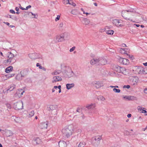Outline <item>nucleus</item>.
I'll use <instances>...</instances> for the list:
<instances>
[{"mask_svg": "<svg viewBox=\"0 0 147 147\" xmlns=\"http://www.w3.org/2000/svg\"><path fill=\"white\" fill-rule=\"evenodd\" d=\"M107 62L106 59L102 57L94 58L90 61V63L92 65H104L106 64Z\"/></svg>", "mask_w": 147, "mask_h": 147, "instance_id": "1", "label": "nucleus"}, {"mask_svg": "<svg viewBox=\"0 0 147 147\" xmlns=\"http://www.w3.org/2000/svg\"><path fill=\"white\" fill-rule=\"evenodd\" d=\"M133 11V10L132 9L127 11H122L121 13L122 16L125 19L127 20H128L130 21H132V20L130 18L129 14H128V12H132Z\"/></svg>", "mask_w": 147, "mask_h": 147, "instance_id": "2", "label": "nucleus"}, {"mask_svg": "<svg viewBox=\"0 0 147 147\" xmlns=\"http://www.w3.org/2000/svg\"><path fill=\"white\" fill-rule=\"evenodd\" d=\"M62 132L64 137L68 138L72 134V130L69 127L64 128L62 130Z\"/></svg>", "mask_w": 147, "mask_h": 147, "instance_id": "3", "label": "nucleus"}, {"mask_svg": "<svg viewBox=\"0 0 147 147\" xmlns=\"http://www.w3.org/2000/svg\"><path fill=\"white\" fill-rule=\"evenodd\" d=\"M63 68L65 70L63 72L65 73L69 78L73 77L74 76L75 77L76 76V75L73 72L71 71V69L69 68V67H67L66 66H64L63 67Z\"/></svg>", "mask_w": 147, "mask_h": 147, "instance_id": "4", "label": "nucleus"}, {"mask_svg": "<svg viewBox=\"0 0 147 147\" xmlns=\"http://www.w3.org/2000/svg\"><path fill=\"white\" fill-rule=\"evenodd\" d=\"M13 108L15 110H19L23 108V103L22 101H19L13 105Z\"/></svg>", "mask_w": 147, "mask_h": 147, "instance_id": "5", "label": "nucleus"}, {"mask_svg": "<svg viewBox=\"0 0 147 147\" xmlns=\"http://www.w3.org/2000/svg\"><path fill=\"white\" fill-rule=\"evenodd\" d=\"M49 111H51L52 114L54 115H57L58 107L56 105H51L49 108H48Z\"/></svg>", "mask_w": 147, "mask_h": 147, "instance_id": "6", "label": "nucleus"}, {"mask_svg": "<svg viewBox=\"0 0 147 147\" xmlns=\"http://www.w3.org/2000/svg\"><path fill=\"white\" fill-rule=\"evenodd\" d=\"M66 33H64L60 35H57L56 37V42H62L64 40L65 35L66 34Z\"/></svg>", "mask_w": 147, "mask_h": 147, "instance_id": "7", "label": "nucleus"}, {"mask_svg": "<svg viewBox=\"0 0 147 147\" xmlns=\"http://www.w3.org/2000/svg\"><path fill=\"white\" fill-rule=\"evenodd\" d=\"M137 71L138 73L139 74H147V70L144 69L143 67H138L137 69Z\"/></svg>", "mask_w": 147, "mask_h": 147, "instance_id": "8", "label": "nucleus"}, {"mask_svg": "<svg viewBox=\"0 0 147 147\" xmlns=\"http://www.w3.org/2000/svg\"><path fill=\"white\" fill-rule=\"evenodd\" d=\"M92 84L94 86L97 88H99L103 85V83L99 81H94Z\"/></svg>", "mask_w": 147, "mask_h": 147, "instance_id": "9", "label": "nucleus"}, {"mask_svg": "<svg viewBox=\"0 0 147 147\" xmlns=\"http://www.w3.org/2000/svg\"><path fill=\"white\" fill-rule=\"evenodd\" d=\"M25 75L23 74L22 71H21L20 73L18 74L15 78L18 80H21L23 78L25 77Z\"/></svg>", "mask_w": 147, "mask_h": 147, "instance_id": "10", "label": "nucleus"}, {"mask_svg": "<svg viewBox=\"0 0 147 147\" xmlns=\"http://www.w3.org/2000/svg\"><path fill=\"white\" fill-rule=\"evenodd\" d=\"M62 80V79L61 77L57 76H55L53 77L52 82V83H54Z\"/></svg>", "mask_w": 147, "mask_h": 147, "instance_id": "11", "label": "nucleus"}, {"mask_svg": "<svg viewBox=\"0 0 147 147\" xmlns=\"http://www.w3.org/2000/svg\"><path fill=\"white\" fill-rule=\"evenodd\" d=\"M122 68L120 66L117 65H113V69L116 71L118 72H121L122 71L121 69Z\"/></svg>", "mask_w": 147, "mask_h": 147, "instance_id": "12", "label": "nucleus"}, {"mask_svg": "<svg viewBox=\"0 0 147 147\" xmlns=\"http://www.w3.org/2000/svg\"><path fill=\"white\" fill-rule=\"evenodd\" d=\"M39 54L36 53L30 54L29 57L32 59H35L38 58Z\"/></svg>", "mask_w": 147, "mask_h": 147, "instance_id": "13", "label": "nucleus"}, {"mask_svg": "<svg viewBox=\"0 0 147 147\" xmlns=\"http://www.w3.org/2000/svg\"><path fill=\"white\" fill-rule=\"evenodd\" d=\"M113 23L117 26H122V25L121 24V22L118 19H114L113 20L112 22Z\"/></svg>", "mask_w": 147, "mask_h": 147, "instance_id": "14", "label": "nucleus"}, {"mask_svg": "<svg viewBox=\"0 0 147 147\" xmlns=\"http://www.w3.org/2000/svg\"><path fill=\"white\" fill-rule=\"evenodd\" d=\"M48 122L47 121L43 122L40 124V127L42 129H47Z\"/></svg>", "mask_w": 147, "mask_h": 147, "instance_id": "15", "label": "nucleus"}, {"mask_svg": "<svg viewBox=\"0 0 147 147\" xmlns=\"http://www.w3.org/2000/svg\"><path fill=\"white\" fill-rule=\"evenodd\" d=\"M59 147H66L67 145L65 142L63 141H60L59 142Z\"/></svg>", "mask_w": 147, "mask_h": 147, "instance_id": "16", "label": "nucleus"}, {"mask_svg": "<svg viewBox=\"0 0 147 147\" xmlns=\"http://www.w3.org/2000/svg\"><path fill=\"white\" fill-rule=\"evenodd\" d=\"M16 61V60L14 57L10 59H7L6 60V62L9 64L11 63V64H13Z\"/></svg>", "mask_w": 147, "mask_h": 147, "instance_id": "17", "label": "nucleus"}, {"mask_svg": "<svg viewBox=\"0 0 147 147\" xmlns=\"http://www.w3.org/2000/svg\"><path fill=\"white\" fill-rule=\"evenodd\" d=\"M6 135L7 137L12 136L13 135V132L10 130H7L5 131Z\"/></svg>", "mask_w": 147, "mask_h": 147, "instance_id": "18", "label": "nucleus"}, {"mask_svg": "<svg viewBox=\"0 0 147 147\" xmlns=\"http://www.w3.org/2000/svg\"><path fill=\"white\" fill-rule=\"evenodd\" d=\"M75 84L74 83H72L71 84H66V88L67 90H69L74 86Z\"/></svg>", "mask_w": 147, "mask_h": 147, "instance_id": "19", "label": "nucleus"}, {"mask_svg": "<svg viewBox=\"0 0 147 147\" xmlns=\"http://www.w3.org/2000/svg\"><path fill=\"white\" fill-rule=\"evenodd\" d=\"M95 107V104H91L90 105H87L86 106V108L88 109H92V110H94Z\"/></svg>", "mask_w": 147, "mask_h": 147, "instance_id": "20", "label": "nucleus"}, {"mask_svg": "<svg viewBox=\"0 0 147 147\" xmlns=\"http://www.w3.org/2000/svg\"><path fill=\"white\" fill-rule=\"evenodd\" d=\"M144 109V108L141 107L140 106H138L137 107L138 109L140 111V113H146L147 112L145 110H144L143 109Z\"/></svg>", "mask_w": 147, "mask_h": 147, "instance_id": "21", "label": "nucleus"}, {"mask_svg": "<svg viewBox=\"0 0 147 147\" xmlns=\"http://www.w3.org/2000/svg\"><path fill=\"white\" fill-rule=\"evenodd\" d=\"M33 142L35 144V143L36 144H39L41 142V140L40 138H37L34 139L33 140Z\"/></svg>", "mask_w": 147, "mask_h": 147, "instance_id": "22", "label": "nucleus"}, {"mask_svg": "<svg viewBox=\"0 0 147 147\" xmlns=\"http://www.w3.org/2000/svg\"><path fill=\"white\" fill-rule=\"evenodd\" d=\"M16 85L14 84H11L9 89L7 90V92H8L9 91V92L11 91L14 89L16 87Z\"/></svg>", "mask_w": 147, "mask_h": 147, "instance_id": "23", "label": "nucleus"}, {"mask_svg": "<svg viewBox=\"0 0 147 147\" xmlns=\"http://www.w3.org/2000/svg\"><path fill=\"white\" fill-rule=\"evenodd\" d=\"M13 67L12 66H9L6 68L5 71L6 73H9L13 70Z\"/></svg>", "mask_w": 147, "mask_h": 147, "instance_id": "24", "label": "nucleus"}, {"mask_svg": "<svg viewBox=\"0 0 147 147\" xmlns=\"http://www.w3.org/2000/svg\"><path fill=\"white\" fill-rule=\"evenodd\" d=\"M71 12L72 14L75 15H77L79 14V12L77 9H73Z\"/></svg>", "mask_w": 147, "mask_h": 147, "instance_id": "25", "label": "nucleus"}, {"mask_svg": "<svg viewBox=\"0 0 147 147\" xmlns=\"http://www.w3.org/2000/svg\"><path fill=\"white\" fill-rule=\"evenodd\" d=\"M14 55L11 52H9L8 53V56L7 58H8V59H10L14 57Z\"/></svg>", "mask_w": 147, "mask_h": 147, "instance_id": "26", "label": "nucleus"}, {"mask_svg": "<svg viewBox=\"0 0 147 147\" xmlns=\"http://www.w3.org/2000/svg\"><path fill=\"white\" fill-rule=\"evenodd\" d=\"M83 20L84 21V24L86 25H88L90 22L89 20L87 18H83Z\"/></svg>", "mask_w": 147, "mask_h": 147, "instance_id": "27", "label": "nucleus"}, {"mask_svg": "<svg viewBox=\"0 0 147 147\" xmlns=\"http://www.w3.org/2000/svg\"><path fill=\"white\" fill-rule=\"evenodd\" d=\"M129 61L127 59L123 58V64L127 65L129 64Z\"/></svg>", "mask_w": 147, "mask_h": 147, "instance_id": "28", "label": "nucleus"}, {"mask_svg": "<svg viewBox=\"0 0 147 147\" xmlns=\"http://www.w3.org/2000/svg\"><path fill=\"white\" fill-rule=\"evenodd\" d=\"M97 99H98L99 100L102 101L105 100V98L103 96H98L97 97Z\"/></svg>", "mask_w": 147, "mask_h": 147, "instance_id": "29", "label": "nucleus"}, {"mask_svg": "<svg viewBox=\"0 0 147 147\" xmlns=\"http://www.w3.org/2000/svg\"><path fill=\"white\" fill-rule=\"evenodd\" d=\"M114 32V31L112 30H109L107 31V34L111 35H113Z\"/></svg>", "mask_w": 147, "mask_h": 147, "instance_id": "30", "label": "nucleus"}, {"mask_svg": "<svg viewBox=\"0 0 147 147\" xmlns=\"http://www.w3.org/2000/svg\"><path fill=\"white\" fill-rule=\"evenodd\" d=\"M9 18L12 19V20L16 21H17L18 20V18L17 17L14 16L9 15Z\"/></svg>", "mask_w": 147, "mask_h": 147, "instance_id": "31", "label": "nucleus"}, {"mask_svg": "<svg viewBox=\"0 0 147 147\" xmlns=\"http://www.w3.org/2000/svg\"><path fill=\"white\" fill-rule=\"evenodd\" d=\"M30 12H25V13H26V14H29V13H30ZM32 15H34V17H33L34 18H37V16H38V15L37 14H34L33 13H32V12H30Z\"/></svg>", "mask_w": 147, "mask_h": 147, "instance_id": "32", "label": "nucleus"}, {"mask_svg": "<svg viewBox=\"0 0 147 147\" xmlns=\"http://www.w3.org/2000/svg\"><path fill=\"white\" fill-rule=\"evenodd\" d=\"M102 139L101 136H97L95 137L94 140L97 142L99 141Z\"/></svg>", "mask_w": 147, "mask_h": 147, "instance_id": "33", "label": "nucleus"}, {"mask_svg": "<svg viewBox=\"0 0 147 147\" xmlns=\"http://www.w3.org/2000/svg\"><path fill=\"white\" fill-rule=\"evenodd\" d=\"M130 97V100H137V98L135 96H129Z\"/></svg>", "mask_w": 147, "mask_h": 147, "instance_id": "34", "label": "nucleus"}, {"mask_svg": "<svg viewBox=\"0 0 147 147\" xmlns=\"http://www.w3.org/2000/svg\"><path fill=\"white\" fill-rule=\"evenodd\" d=\"M85 145V142H80L79 144L78 147H84Z\"/></svg>", "mask_w": 147, "mask_h": 147, "instance_id": "35", "label": "nucleus"}, {"mask_svg": "<svg viewBox=\"0 0 147 147\" xmlns=\"http://www.w3.org/2000/svg\"><path fill=\"white\" fill-rule=\"evenodd\" d=\"M113 91L116 93H119L121 90L119 89H117L116 88H114L113 89Z\"/></svg>", "mask_w": 147, "mask_h": 147, "instance_id": "36", "label": "nucleus"}, {"mask_svg": "<svg viewBox=\"0 0 147 147\" xmlns=\"http://www.w3.org/2000/svg\"><path fill=\"white\" fill-rule=\"evenodd\" d=\"M34 111H31L29 113V116L30 117H31L32 116H33L34 115Z\"/></svg>", "mask_w": 147, "mask_h": 147, "instance_id": "37", "label": "nucleus"}, {"mask_svg": "<svg viewBox=\"0 0 147 147\" xmlns=\"http://www.w3.org/2000/svg\"><path fill=\"white\" fill-rule=\"evenodd\" d=\"M126 49L121 48L120 49V51L121 52V53H123L124 54H126V53H125V50Z\"/></svg>", "mask_w": 147, "mask_h": 147, "instance_id": "38", "label": "nucleus"}, {"mask_svg": "<svg viewBox=\"0 0 147 147\" xmlns=\"http://www.w3.org/2000/svg\"><path fill=\"white\" fill-rule=\"evenodd\" d=\"M14 75V74H9L7 75H6V76L7 78H9L13 76Z\"/></svg>", "mask_w": 147, "mask_h": 147, "instance_id": "39", "label": "nucleus"}, {"mask_svg": "<svg viewBox=\"0 0 147 147\" xmlns=\"http://www.w3.org/2000/svg\"><path fill=\"white\" fill-rule=\"evenodd\" d=\"M70 1L69 0H64L63 1V3L64 4H69V3Z\"/></svg>", "mask_w": 147, "mask_h": 147, "instance_id": "40", "label": "nucleus"}, {"mask_svg": "<svg viewBox=\"0 0 147 147\" xmlns=\"http://www.w3.org/2000/svg\"><path fill=\"white\" fill-rule=\"evenodd\" d=\"M69 4L70 5H71L74 7L76 6V4L75 3H74L73 2H72L71 0H70V1L69 2Z\"/></svg>", "mask_w": 147, "mask_h": 147, "instance_id": "41", "label": "nucleus"}, {"mask_svg": "<svg viewBox=\"0 0 147 147\" xmlns=\"http://www.w3.org/2000/svg\"><path fill=\"white\" fill-rule=\"evenodd\" d=\"M126 54L127 55H128L129 57V58L131 59V60H133L134 59V58L133 57V56L132 55H130L129 54H128L127 53H126Z\"/></svg>", "mask_w": 147, "mask_h": 147, "instance_id": "42", "label": "nucleus"}, {"mask_svg": "<svg viewBox=\"0 0 147 147\" xmlns=\"http://www.w3.org/2000/svg\"><path fill=\"white\" fill-rule=\"evenodd\" d=\"M129 96H123V97L124 98H126L128 100H130V97Z\"/></svg>", "mask_w": 147, "mask_h": 147, "instance_id": "43", "label": "nucleus"}, {"mask_svg": "<svg viewBox=\"0 0 147 147\" xmlns=\"http://www.w3.org/2000/svg\"><path fill=\"white\" fill-rule=\"evenodd\" d=\"M123 58H120L119 59V61L121 63L123 64Z\"/></svg>", "mask_w": 147, "mask_h": 147, "instance_id": "44", "label": "nucleus"}, {"mask_svg": "<svg viewBox=\"0 0 147 147\" xmlns=\"http://www.w3.org/2000/svg\"><path fill=\"white\" fill-rule=\"evenodd\" d=\"M134 80L133 79V85H136L137 83L138 82V80H137V79H136V80L134 81Z\"/></svg>", "mask_w": 147, "mask_h": 147, "instance_id": "45", "label": "nucleus"}, {"mask_svg": "<svg viewBox=\"0 0 147 147\" xmlns=\"http://www.w3.org/2000/svg\"><path fill=\"white\" fill-rule=\"evenodd\" d=\"M55 72H56V73H55L56 74V75L59 74L61 73L62 71L61 70H57V71H55Z\"/></svg>", "mask_w": 147, "mask_h": 147, "instance_id": "46", "label": "nucleus"}, {"mask_svg": "<svg viewBox=\"0 0 147 147\" xmlns=\"http://www.w3.org/2000/svg\"><path fill=\"white\" fill-rule=\"evenodd\" d=\"M64 33H66L67 34H66L65 35V37H64V40L65 39H67L68 38V34L67 32H65Z\"/></svg>", "mask_w": 147, "mask_h": 147, "instance_id": "47", "label": "nucleus"}, {"mask_svg": "<svg viewBox=\"0 0 147 147\" xmlns=\"http://www.w3.org/2000/svg\"><path fill=\"white\" fill-rule=\"evenodd\" d=\"M7 107L9 109H10L11 108V106L10 104H6Z\"/></svg>", "mask_w": 147, "mask_h": 147, "instance_id": "48", "label": "nucleus"}, {"mask_svg": "<svg viewBox=\"0 0 147 147\" xmlns=\"http://www.w3.org/2000/svg\"><path fill=\"white\" fill-rule=\"evenodd\" d=\"M37 67H38L40 69H42V66L40 65V64L39 63H37L36 64V65Z\"/></svg>", "mask_w": 147, "mask_h": 147, "instance_id": "49", "label": "nucleus"}, {"mask_svg": "<svg viewBox=\"0 0 147 147\" xmlns=\"http://www.w3.org/2000/svg\"><path fill=\"white\" fill-rule=\"evenodd\" d=\"M60 16L59 15H57V17L55 19V21H57L59 20L60 19Z\"/></svg>", "mask_w": 147, "mask_h": 147, "instance_id": "50", "label": "nucleus"}, {"mask_svg": "<svg viewBox=\"0 0 147 147\" xmlns=\"http://www.w3.org/2000/svg\"><path fill=\"white\" fill-rule=\"evenodd\" d=\"M75 47H73L72 48L70 49L69 51L70 52H72L73 51L75 50Z\"/></svg>", "mask_w": 147, "mask_h": 147, "instance_id": "51", "label": "nucleus"}, {"mask_svg": "<svg viewBox=\"0 0 147 147\" xmlns=\"http://www.w3.org/2000/svg\"><path fill=\"white\" fill-rule=\"evenodd\" d=\"M130 88V86L129 85H125L123 86V88Z\"/></svg>", "mask_w": 147, "mask_h": 147, "instance_id": "52", "label": "nucleus"}, {"mask_svg": "<svg viewBox=\"0 0 147 147\" xmlns=\"http://www.w3.org/2000/svg\"><path fill=\"white\" fill-rule=\"evenodd\" d=\"M63 22L61 23L59 25V27L60 28H62L63 27Z\"/></svg>", "mask_w": 147, "mask_h": 147, "instance_id": "53", "label": "nucleus"}, {"mask_svg": "<svg viewBox=\"0 0 147 147\" xmlns=\"http://www.w3.org/2000/svg\"><path fill=\"white\" fill-rule=\"evenodd\" d=\"M9 11L10 13L13 14H15L16 13L15 11L13 9H10L9 10Z\"/></svg>", "mask_w": 147, "mask_h": 147, "instance_id": "54", "label": "nucleus"}, {"mask_svg": "<svg viewBox=\"0 0 147 147\" xmlns=\"http://www.w3.org/2000/svg\"><path fill=\"white\" fill-rule=\"evenodd\" d=\"M31 7V6L30 5H29L26 7V8H25V10H27L28 9L30 8Z\"/></svg>", "mask_w": 147, "mask_h": 147, "instance_id": "55", "label": "nucleus"}, {"mask_svg": "<svg viewBox=\"0 0 147 147\" xmlns=\"http://www.w3.org/2000/svg\"><path fill=\"white\" fill-rule=\"evenodd\" d=\"M144 92L145 93L147 94V88H146L144 89Z\"/></svg>", "mask_w": 147, "mask_h": 147, "instance_id": "56", "label": "nucleus"}, {"mask_svg": "<svg viewBox=\"0 0 147 147\" xmlns=\"http://www.w3.org/2000/svg\"><path fill=\"white\" fill-rule=\"evenodd\" d=\"M131 114H129L127 115V117L128 118H130L131 117Z\"/></svg>", "mask_w": 147, "mask_h": 147, "instance_id": "57", "label": "nucleus"}, {"mask_svg": "<svg viewBox=\"0 0 147 147\" xmlns=\"http://www.w3.org/2000/svg\"><path fill=\"white\" fill-rule=\"evenodd\" d=\"M15 9L17 11H18L19 10V8L18 7H16L15 8Z\"/></svg>", "mask_w": 147, "mask_h": 147, "instance_id": "58", "label": "nucleus"}, {"mask_svg": "<svg viewBox=\"0 0 147 147\" xmlns=\"http://www.w3.org/2000/svg\"><path fill=\"white\" fill-rule=\"evenodd\" d=\"M19 7L20 9H21L22 10H25V8H24L23 7H22L20 5Z\"/></svg>", "mask_w": 147, "mask_h": 147, "instance_id": "59", "label": "nucleus"}, {"mask_svg": "<svg viewBox=\"0 0 147 147\" xmlns=\"http://www.w3.org/2000/svg\"><path fill=\"white\" fill-rule=\"evenodd\" d=\"M56 73V72H55V71H54V72H53L52 73V74L53 75H56V74H55Z\"/></svg>", "mask_w": 147, "mask_h": 147, "instance_id": "60", "label": "nucleus"}, {"mask_svg": "<svg viewBox=\"0 0 147 147\" xmlns=\"http://www.w3.org/2000/svg\"><path fill=\"white\" fill-rule=\"evenodd\" d=\"M122 46L124 47H126V45L125 44H122Z\"/></svg>", "mask_w": 147, "mask_h": 147, "instance_id": "61", "label": "nucleus"}, {"mask_svg": "<svg viewBox=\"0 0 147 147\" xmlns=\"http://www.w3.org/2000/svg\"><path fill=\"white\" fill-rule=\"evenodd\" d=\"M4 23L5 24L7 25L8 26H9V23L8 22H4Z\"/></svg>", "mask_w": 147, "mask_h": 147, "instance_id": "62", "label": "nucleus"}, {"mask_svg": "<svg viewBox=\"0 0 147 147\" xmlns=\"http://www.w3.org/2000/svg\"><path fill=\"white\" fill-rule=\"evenodd\" d=\"M147 128V126H146V128H143V129H142V130L144 131H145L146 130V129Z\"/></svg>", "mask_w": 147, "mask_h": 147, "instance_id": "63", "label": "nucleus"}, {"mask_svg": "<svg viewBox=\"0 0 147 147\" xmlns=\"http://www.w3.org/2000/svg\"><path fill=\"white\" fill-rule=\"evenodd\" d=\"M143 64L145 66H147V62H146V63H143Z\"/></svg>", "mask_w": 147, "mask_h": 147, "instance_id": "64", "label": "nucleus"}]
</instances>
